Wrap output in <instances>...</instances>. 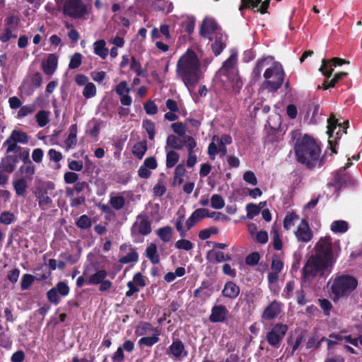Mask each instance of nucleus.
Segmentation results:
<instances>
[{"label": "nucleus", "instance_id": "4", "mask_svg": "<svg viewBox=\"0 0 362 362\" xmlns=\"http://www.w3.org/2000/svg\"><path fill=\"white\" fill-rule=\"evenodd\" d=\"M358 286L357 279L350 275H340L337 276L331 286V292L334 295L335 301L340 298L346 297L354 291Z\"/></svg>", "mask_w": 362, "mask_h": 362}, {"label": "nucleus", "instance_id": "12", "mask_svg": "<svg viewBox=\"0 0 362 362\" xmlns=\"http://www.w3.org/2000/svg\"><path fill=\"white\" fill-rule=\"evenodd\" d=\"M349 63V62L339 57H333L330 60L323 59L322 60V65L320 68V71L327 78H329L334 71L332 66H341Z\"/></svg>", "mask_w": 362, "mask_h": 362}, {"label": "nucleus", "instance_id": "17", "mask_svg": "<svg viewBox=\"0 0 362 362\" xmlns=\"http://www.w3.org/2000/svg\"><path fill=\"white\" fill-rule=\"evenodd\" d=\"M281 312V303L276 300L271 302L264 310L262 319L272 320L277 317Z\"/></svg>", "mask_w": 362, "mask_h": 362}, {"label": "nucleus", "instance_id": "6", "mask_svg": "<svg viewBox=\"0 0 362 362\" xmlns=\"http://www.w3.org/2000/svg\"><path fill=\"white\" fill-rule=\"evenodd\" d=\"M284 75L282 65L278 62L272 63L264 73L266 88L271 92L276 91L283 84Z\"/></svg>", "mask_w": 362, "mask_h": 362}, {"label": "nucleus", "instance_id": "16", "mask_svg": "<svg viewBox=\"0 0 362 362\" xmlns=\"http://www.w3.org/2000/svg\"><path fill=\"white\" fill-rule=\"evenodd\" d=\"M185 146L187 150V166L188 168H192L195 165L197 161V157L194 154V149L197 146V142L195 139L191 136H187L185 137Z\"/></svg>", "mask_w": 362, "mask_h": 362}, {"label": "nucleus", "instance_id": "5", "mask_svg": "<svg viewBox=\"0 0 362 362\" xmlns=\"http://www.w3.org/2000/svg\"><path fill=\"white\" fill-rule=\"evenodd\" d=\"M349 126V120L344 121L342 124L338 122V119L332 115L327 119V131L329 136V148L331 150L330 156L337 154L336 146L339 143L343 134H346V129Z\"/></svg>", "mask_w": 362, "mask_h": 362}, {"label": "nucleus", "instance_id": "34", "mask_svg": "<svg viewBox=\"0 0 362 362\" xmlns=\"http://www.w3.org/2000/svg\"><path fill=\"white\" fill-rule=\"evenodd\" d=\"M35 277L37 281H42L51 276L50 271H48L47 264H42L35 269Z\"/></svg>", "mask_w": 362, "mask_h": 362}, {"label": "nucleus", "instance_id": "10", "mask_svg": "<svg viewBox=\"0 0 362 362\" xmlns=\"http://www.w3.org/2000/svg\"><path fill=\"white\" fill-rule=\"evenodd\" d=\"M151 224L146 215L139 214L131 228L132 236L147 235L151 233Z\"/></svg>", "mask_w": 362, "mask_h": 362}, {"label": "nucleus", "instance_id": "56", "mask_svg": "<svg viewBox=\"0 0 362 362\" xmlns=\"http://www.w3.org/2000/svg\"><path fill=\"white\" fill-rule=\"evenodd\" d=\"M82 63V54L79 52H76L71 57L69 68L70 69H75L78 68Z\"/></svg>", "mask_w": 362, "mask_h": 362}, {"label": "nucleus", "instance_id": "48", "mask_svg": "<svg viewBox=\"0 0 362 362\" xmlns=\"http://www.w3.org/2000/svg\"><path fill=\"white\" fill-rule=\"evenodd\" d=\"M180 156L175 151H168L166 153V168H171L174 167L179 161Z\"/></svg>", "mask_w": 362, "mask_h": 362}, {"label": "nucleus", "instance_id": "11", "mask_svg": "<svg viewBox=\"0 0 362 362\" xmlns=\"http://www.w3.org/2000/svg\"><path fill=\"white\" fill-rule=\"evenodd\" d=\"M354 179L348 173L344 172V169H339L333 173V178L328 186H332L339 189L342 187L354 185Z\"/></svg>", "mask_w": 362, "mask_h": 362}, {"label": "nucleus", "instance_id": "53", "mask_svg": "<svg viewBox=\"0 0 362 362\" xmlns=\"http://www.w3.org/2000/svg\"><path fill=\"white\" fill-rule=\"evenodd\" d=\"M15 220V215L11 211H4L0 214V223L2 224L9 225Z\"/></svg>", "mask_w": 362, "mask_h": 362}, {"label": "nucleus", "instance_id": "50", "mask_svg": "<svg viewBox=\"0 0 362 362\" xmlns=\"http://www.w3.org/2000/svg\"><path fill=\"white\" fill-rule=\"evenodd\" d=\"M97 89L93 83L88 82L85 85L83 90V96L86 99L91 98L96 95Z\"/></svg>", "mask_w": 362, "mask_h": 362}, {"label": "nucleus", "instance_id": "30", "mask_svg": "<svg viewBox=\"0 0 362 362\" xmlns=\"http://www.w3.org/2000/svg\"><path fill=\"white\" fill-rule=\"evenodd\" d=\"M146 256L153 264L160 262V256L155 243H150L146 249Z\"/></svg>", "mask_w": 362, "mask_h": 362}, {"label": "nucleus", "instance_id": "62", "mask_svg": "<svg viewBox=\"0 0 362 362\" xmlns=\"http://www.w3.org/2000/svg\"><path fill=\"white\" fill-rule=\"evenodd\" d=\"M59 295V294L54 287L49 289L47 293L48 300L54 305H58L60 302V298Z\"/></svg>", "mask_w": 362, "mask_h": 362}, {"label": "nucleus", "instance_id": "25", "mask_svg": "<svg viewBox=\"0 0 362 362\" xmlns=\"http://www.w3.org/2000/svg\"><path fill=\"white\" fill-rule=\"evenodd\" d=\"M58 64V58L54 54H49L47 59L42 62V70L44 73L48 76L52 75Z\"/></svg>", "mask_w": 362, "mask_h": 362}, {"label": "nucleus", "instance_id": "36", "mask_svg": "<svg viewBox=\"0 0 362 362\" xmlns=\"http://www.w3.org/2000/svg\"><path fill=\"white\" fill-rule=\"evenodd\" d=\"M173 230L170 226H165L157 230L156 233L159 238L164 243L170 241Z\"/></svg>", "mask_w": 362, "mask_h": 362}, {"label": "nucleus", "instance_id": "61", "mask_svg": "<svg viewBox=\"0 0 362 362\" xmlns=\"http://www.w3.org/2000/svg\"><path fill=\"white\" fill-rule=\"evenodd\" d=\"M54 288L62 296H66L70 291L69 286L64 281L58 282Z\"/></svg>", "mask_w": 362, "mask_h": 362}, {"label": "nucleus", "instance_id": "59", "mask_svg": "<svg viewBox=\"0 0 362 362\" xmlns=\"http://www.w3.org/2000/svg\"><path fill=\"white\" fill-rule=\"evenodd\" d=\"M153 192L154 195L158 197H162L166 192V187L163 184V181L162 179H159L158 182L153 188Z\"/></svg>", "mask_w": 362, "mask_h": 362}, {"label": "nucleus", "instance_id": "43", "mask_svg": "<svg viewBox=\"0 0 362 362\" xmlns=\"http://www.w3.org/2000/svg\"><path fill=\"white\" fill-rule=\"evenodd\" d=\"M109 203L114 209L119 211L124 206L125 199L124 197L120 195L112 196L110 199Z\"/></svg>", "mask_w": 362, "mask_h": 362}, {"label": "nucleus", "instance_id": "55", "mask_svg": "<svg viewBox=\"0 0 362 362\" xmlns=\"http://www.w3.org/2000/svg\"><path fill=\"white\" fill-rule=\"evenodd\" d=\"M225 202L219 194H214L211 198V206L215 209H221L224 207Z\"/></svg>", "mask_w": 362, "mask_h": 362}, {"label": "nucleus", "instance_id": "49", "mask_svg": "<svg viewBox=\"0 0 362 362\" xmlns=\"http://www.w3.org/2000/svg\"><path fill=\"white\" fill-rule=\"evenodd\" d=\"M298 218L299 216L296 212H289L284 219V228L286 230H289L293 226H294L295 221L298 220Z\"/></svg>", "mask_w": 362, "mask_h": 362}, {"label": "nucleus", "instance_id": "29", "mask_svg": "<svg viewBox=\"0 0 362 362\" xmlns=\"http://www.w3.org/2000/svg\"><path fill=\"white\" fill-rule=\"evenodd\" d=\"M77 143V124H71L69 127V134L65 139L64 144L67 149L73 148Z\"/></svg>", "mask_w": 362, "mask_h": 362}, {"label": "nucleus", "instance_id": "22", "mask_svg": "<svg viewBox=\"0 0 362 362\" xmlns=\"http://www.w3.org/2000/svg\"><path fill=\"white\" fill-rule=\"evenodd\" d=\"M240 286L233 281H228L221 291V294L223 297L235 299L240 294Z\"/></svg>", "mask_w": 362, "mask_h": 362}, {"label": "nucleus", "instance_id": "14", "mask_svg": "<svg viewBox=\"0 0 362 362\" xmlns=\"http://www.w3.org/2000/svg\"><path fill=\"white\" fill-rule=\"evenodd\" d=\"M217 32H221V28L214 19L205 18L202 23L199 33L202 37L212 40L211 35Z\"/></svg>", "mask_w": 362, "mask_h": 362}, {"label": "nucleus", "instance_id": "44", "mask_svg": "<svg viewBox=\"0 0 362 362\" xmlns=\"http://www.w3.org/2000/svg\"><path fill=\"white\" fill-rule=\"evenodd\" d=\"M238 57L235 53H232L230 57L223 63L222 70L225 72H228L230 69H233L237 64Z\"/></svg>", "mask_w": 362, "mask_h": 362}, {"label": "nucleus", "instance_id": "38", "mask_svg": "<svg viewBox=\"0 0 362 362\" xmlns=\"http://www.w3.org/2000/svg\"><path fill=\"white\" fill-rule=\"evenodd\" d=\"M142 127L146 130L148 134V139L153 140L156 134V125L155 123L149 119H145L142 122Z\"/></svg>", "mask_w": 362, "mask_h": 362}, {"label": "nucleus", "instance_id": "23", "mask_svg": "<svg viewBox=\"0 0 362 362\" xmlns=\"http://www.w3.org/2000/svg\"><path fill=\"white\" fill-rule=\"evenodd\" d=\"M18 163V160L14 155H7L1 158L0 169L7 173H12Z\"/></svg>", "mask_w": 362, "mask_h": 362}, {"label": "nucleus", "instance_id": "3", "mask_svg": "<svg viewBox=\"0 0 362 362\" xmlns=\"http://www.w3.org/2000/svg\"><path fill=\"white\" fill-rule=\"evenodd\" d=\"M333 264L320 258L317 255L309 257L302 269V280L303 282H310L316 276H324L327 272H330Z\"/></svg>", "mask_w": 362, "mask_h": 362}, {"label": "nucleus", "instance_id": "35", "mask_svg": "<svg viewBox=\"0 0 362 362\" xmlns=\"http://www.w3.org/2000/svg\"><path fill=\"white\" fill-rule=\"evenodd\" d=\"M155 329H158V328L153 327L149 322H141L139 326L136 329L135 333L137 336H143L150 332L155 333Z\"/></svg>", "mask_w": 362, "mask_h": 362}, {"label": "nucleus", "instance_id": "64", "mask_svg": "<svg viewBox=\"0 0 362 362\" xmlns=\"http://www.w3.org/2000/svg\"><path fill=\"white\" fill-rule=\"evenodd\" d=\"M146 114L150 115H156L158 112V106L153 100H148L144 105Z\"/></svg>", "mask_w": 362, "mask_h": 362}, {"label": "nucleus", "instance_id": "54", "mask_svg": "<svg viewBox=\"0 0 362 362\" xmlns=\"http://www.w3.org/2000/svg\"><path fill=\"white\" fill-rule=\"evenodd\" d=\"M247 216L248 218H252L260 213L261 207L253 203H249L246 205Z\"/></svg>", "mask_w": 362, "mask_h": 362}, {"label": "nucleus", "instance_id": "39", "mask_svg": "<svg viewBox=\"0 0 362 362\" xmlns=\"http://www.w3.org/2000/svg\"><path fill=\"white\" fill-rule=\"evenodd\" d=\"M13 187L18 196H23L28 188V184L25 178H21L13 182Z\"/></svg>", "mask_w": 362, "mask_h": 362}, {"label": "nucleus", "instance_id": "46", "mask_svg": "<svg viewBox=\"0 0 362 362\" xmlns=\"http://www.w3.org/2000/svg\"><path fill=\"white\" fill-rule=\"evenodd\" d=\"M10 137H13V141L25 144L28 142V136L25 132L19 130H13Z\"/></svg>", "mask_w": 362, "mask_h": 362}, {"label": "nucleus", "instance_id": "9", "mask_svg": "<svg viewBox=\"0 0 362 362\" xmlns=\"http://www.w3.org/2000/svg\"><path fill=\"white\" fill-rule=\"evenodd\" d=\"M63 13L73 18H81L87 13V6L81 0H65Z\"/></svg>", "mask_w": 362, "mask_h": 362}, {"label": "nucleus", "instance_id": "26", "mask_svg": "<svg viewBox=\"0 0 362 362\" xmlns=\"http://www.w3.org/2000/svg\"><path fill=\"white\" fill-rule=\"evenodd\" d=\"M212 257H214V261L217 263L230 261L232 259L231 255H225L223 252L216 251L215 250H211L207 252L206 259L209 261H212Z\"/></svg>", "mask_w": 362, "mask_h": 362}, {"label": "nucleus", "instance_id": "20", "mask_svg": "<svg viewBox=\"0 0 362 362\" xmlns=\"http://www.w3.org/2000/svg\"><path fill=\"white\" fill-rule=\"evenodd\" d=\"M166 353L176 359L180 358L182 356H187L188 354L185 349L184 343L180 339H173Z\"/></svg>", "mask_w": 362, "mask_h": 362}, {"label": "nucleus", "instance_id": "13", "mask_svg": "<svg viewBox=\"0 0 362 362\" xmlns=\"http://www.w3.org/2000/svg\"><path fill=\"white\" fill-rule=\"evenodd\" d=\"M295 235L298 242L308 243L313 237V233L310 228L308 221L303 218L295 231Z\"/></svg>", "mask_w": 362, "mask_h": 362}, {"label": "nucleus", "instance_id": "45", "mask_svg": "<svg viewBox=\"0 0 362 362\" xmlns=\"http://www.w3.org/2000/svg\"><path fill=\"white\" fill-rule=\"evenodd\" d=\"M13 137H8L4 141L3 146L6 147V153H18L21 150V147L18 146L16 141H13Z\"/></svg>", "mask_w": 362, "mask_h": 362}, {"label": "nucleus", "instance_id": "28", "mask_svg": "<svg viewBox=\"0 0 362 362\" xmlns=\"http://www.w3.org/2000/svg\"><path fill=\"white\" fill-rule=\"evenodd\" d=\"M18 172L22 174L25 178L31 180L35 173V165L32 160L23 163V164L19 168Z\"/></svg>", "mask_w": 362, "mask_h": 362}, {"label": "nucleus", "instance_id": "37", "mask_svg": "<svg viewBox=\"0 0 362 362\" xmlns=\"http://www.w3.org/2000/svg\"><path fill=\"white\" fill-rule=\"evenodd\" d=\"M168 146L173 149L181 150L184 146V144L182 141H181L179 138L173 134H170L167 137L166 139L165 150L167 149Z\"/></svg>", "mask_w": 362, "mask_h": 362}, {"label": "nucleus", "instance_id": "24", "mask_svg": "<svg viewBox=\"0 0 362 362\" xmlns=\"http://www.w3.org/2000/svg\"><path fill=\"white\" fill-rule=\"evenodd\" d=\"M206 216L207 209L200 208L196 209L186 221V226L187 228V230L191 229L200 220L206 218Z\"/></svg>", "mask_w": 362, "mask_h": 362}, {"label": "nucleus", "instance_id": "18", "mask_svg": "<svg viewBox=\"0 0 362 362\" xmlns=\"http://www.w3.org/2000/svg\"><path fill=\"white\" fill-rule=\"evenodd\" d=\"M228 310L225 305H214L211 308L209 320L212 323L224 322L227 319Z\"/></svg>", "mask_w": 362, "mask_h": 362}, {"label": "nucleus", "instance_id": "8", "mask_svg": "<svg viewBox=\"0 0 362 362\" xmlns=\"http://www.w3.org/2000/svg\"><path fill=\"white\" fill-rule=\"evenodd\" d=\"M288 329V327L285 324L280 322L275 324L272 329L267 333V341L273 348H279Z\"/></svg>", "mask_w": 362, "mask_h": 362}, {"label": "nucleus", "instance_id": "33", "mask_svg": "<svg viewBox=\"0 0 362 362\" xmlns=\"http://www.w3.org/2000/svg\"><path fill=\"white\" fill-rule=\"evenodd\" d=\"M105 45L106 43L103 40H98L93 44L94 53L102 59H105L108 54V49Z\"/></svg>", "mask_w": 362, "mask_h": 362}, {"label": "nucleus", "instance_id": "60", "mask_svg": "<svg viewBox=\"0 0 362 362\" xmlns=\"http://www.w3.org/2000/svg\"><path fill=\"white\" fill-rule=\"evenodd\" d=\"M329 338L327 340V349L330 350L332 346L338 344L339 341L343 340V336L341 334L332 333L329 335Z\"/></svg>", "mask_w": 362, "mask_h": 362}, {"label": "nucleus", "instance_id": "47", "mask_svg": "<svg viewBox=\"0 0 362 362\" xmlns=\"http://www.w3.org/2000/svg\"><path fill=\"white\" fill-rule=\"evenodd\" d=\"M49 112L46 110H40L36 114L35 118L39 127H43L49 123Z\"/></svg>", "mask_w": 362, "mask_h": 362}, {"label": "nucleus", "instance_id": "40", "mask_svg": "<svg viewBox=\"0 0 362 362\" xmlns=\"http://www.w3.org/2000/svg\"><path fill=\"white\" fill-rule=\"evenodd\" d=\"M349 229V224L343 220L334 221L331 224V230L334 233H344Z\"/></svg>", "mask_w": 362, "mask_h": 362}, {"label": "nucleus", "instance_id": "52", "mask_svg": "<svg viewBox=\"0 0 362 362\" xmlns=\"http://www.w3.org/2000/svg\"><path fill=\"white\" fill-rule=\"evenodd\" d=\"M35 280V276L30 274H25L23 275L21 282V288L22 290L28 289L34 281Z\"/></svg>", "mask_w": 362, "mask_h": 362}, {"label": "nucleus", "instance_id": "63", "mask_svg": "<svg viewBox=\"0 0 362 362\" xmlns=\"http://www.w3.org/2000/svg\"><path fill=\"white\" fill-rule=\"evenodd\" d=\"M319 304L320 308L322 309L324 314L327 316H329L330 314V311L332 309V304L331 302L326 298L318 299Z\"/></svg>", "mask_w": 362, "mask_h": 362}, {"label": "nucleus", "instance_id": "32", "mask_svg": "<svg viewBox=\"0 0 362 362\" xmlns=\"http://www.w3.org/2000/svg\"><path fill=\"white\" fill-rule=\"evenodd\" d=\"M147 141L143 140L136 142L132 148V153L138 159H141L147 151Z\"/></svg>", "mask_w": 362, "mask_h": 362}, {"label": "nucleus", "instance_id": "31", "mask_svg": "<svg viewBox=\"0 0 362 362\" xmlns=\"http://www.w3.org/2000/svg\"><path fill=\"white\" fill-rule=\"evenodd\" d=\"M107 276V272L105 269H99L95 273L90 275L86 283L88 285H98Z\"/></svg>", "mask_w": 362, "mask_h": 362}, {"label": "nucleus", "instance_id": "7", "mask_svg": "<svg viewBox=\"0 0 362 362\" xmlns=\"http://www.w3.org/2000/svg\"><path fill=\"white\" fill-rule=\"evenodd\" d=\"M336 247V244L332 243V238L329 235L322 237L315 245V253L313 255L334 264L335 262L334 252Z\"/></svg>", "mask_w": 362, "mask_h": 362}, {"label": "nucleus", "instance_id": "21", "mask_svg": "<svg viewBox=\"0 0 362 362\" xmlns=\"http://www.w3.org/2000/svg\"><path fill=\"white\" fill-rule=\"evenodd\" d=\"M227 35L221 32H217L215 35L214 41L211 43V47L215 56L219 55L226 47Z\"/></svg>", "mask_w": 362, "mask_h": 362}, {"label": "nucleus", "instance_id": "42", "mask_svg": "<svg viewBox=\"0 0 362 362\" xmlns=\"http://www.w3.org/2000/svg\"><path fill=\"white\" fill-rule=\"evenodd\" d=\"M267 59L263 58L257 61L252 72V78L254 81H258L261 78V74L264 67Z\"/></svg>", "mask_w": 362, "mask_h": 362}, {"label": "nucleus", "instance_id": "58", "mask_svg": "<svg viewBox=\"0 0 362 362\" xmlns=\"http://www.w3.org/2000/svg\"><path fill=\"white\" fill-rule=\"evenodd\" d=\"M193 243L190 240L186 239H180L175 243V247L179 250L189 251L193 248Z\"/></svg>", "mask_w": 362, "mask_h": 362}, {"label": "nucleus", "instance_id": "41", "mask_svg": "<svg viewBox=\"0 0 362 362\" xmlns=\"http://www.w3.org/2000/svg\"><path fill=\"white\" fill-rule=\"evenodd\" d=\"M138 260L139 255L137 252L136 251L135 248L131 247L130 252L125 256L119 258V262L121 264H125L131 262H136Z\"/></svg>", "mask_w": 362, "mask_h": 362}, {"label": "nucleus", "instance_id": "15", "mask_svg": "<svg viewBox=\"0 0 362 362\" xmlns=\"http://www.w3.org/2000/svg\"><path fill=\"white\" fill-rule=\"evenodd\" d=\"M42 82V75L39 72L35 73L29 79L24 80L20 87L21 90H25L28 95L35 89L41 86Z\"/></svg>", "mask_w": 362, "mask_h": 362}, {"label": "nucleus", "instance_id": "27", "mask_svg": "<svg viewBox=\"0 0 362 362\" xmlns=\"http://www.w3.org/2000/svg\"><path fill=\"white\" fill-rule=\"evenodd\" d=\"M160 334V332L159 329H155V333L153 334L151 337H141L139 341L138 344L140 348L143 346L151 347L155 344L158 342L160 340L159 335Z\"/></svg>", "mask_w": 362, "mask_h": 362}, {"label": "nucleus", "instance_id": "19", "mask_svg": "<svg viewBox=\"0 0 362 362\" xmlns=\"http://www.w3.org/2000/svg\"><path fill=\"white\" fill-rule=\"evenodd\" d=\"M35 197L38 202L40 208L43 210H47L53 205L52 199L48 196L47 189L43 187L37 188Z\"/></svg>", "mask_w": 362, "mask_h": 362}, {"label": "nucleus", "instance_id": "1", "mask_svg": "<svg viewBox=\"0 0 362 362\" xmlns=\"http://www.w3.org/2000/svg\"><path fill=\"white\" fill-rule=\"evenodd\" d=\"M293 149L297 161L305 165L309 170L320 168L325 162V156L320 157V146L311 136L305 134L298 138Z\"/></svg>", "mask_w": 362, "mask_h": 362}, {"label": "nucleus", "instance_id": "57", "mask_svg": "<svg viewBox=\"0 0 362 362\" xmlns=\"http://www.w3.org/2000/svg\"><path fill=\"white\" fill-rule=\"evenodd\" d=\"M173 131L180 136H186L187 127L182 122L173 123L170 126Z\"/></svg>", "mask_w": 362, "mask_h": 362}, {"label": "nucleus", "instance_id": "51", "mask_svg": "<svg viewBox=\"0 0 362 362\" xmlns=\"http://www.w3.org/2000/svg\"><path fill=\"white\" fill-rule=\"evenodd\" d=\"M91 219L87 215L81 216L76 221V226L83 230L89 228L91 226Z\"/></svg>", "mask_w": 362, "mask_h": 362}, {"label": "nucleus", "instance_id": "2", "mask_svg": "<svg viewBox=\"0 0 362 362\" xmlns=\"http://www.w3.org/2000/svg\"><path fill=\"white\" fill-rule=\"evenodd\" d=\"M176 74L189 90L202 78L201 63L193 50L187 49L179 58L176 65Z\"/></svg>", "mask_w": 362, "mask_h": 362}]
</instances>
